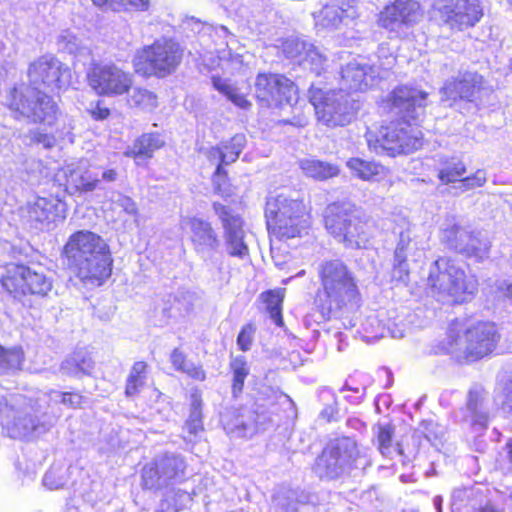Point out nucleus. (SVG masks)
Returning <instances> with one entry per match:
<instances>
[{
	"label": "nucleus",
	"instance_id": "1",
	"mask_svg": "<svg viewBox=\"0 0 512 512\" xmlns=\"http://www.w3.org/2000/svg\"><path fill=\"white\" fill-rule=\"evenodd\" d=\"M388 102L391 109L400 114L402 119L381 127L375 137L368 133L370 149L388 156L407 154L419 149L423 144V134L416 124L409 121H417L424 115L427 93L417 88L399 86L390 93Z\"/></svg>",
	"mask_w": 512,
	"mask_h": 512
},
{
	"label": "nucleus",
	"instance_id": "2",
	"mask_svg": "<svg viewBox=\"0 0 512 512\" xmlns=\"http://www.w3.org/2000/svg\"><path fill=\"white\" fill-rule=\"evenodd\" d=\"M63 255L69 268L86 284L101 286L111 276L113 259L109 245L92 231L71 234Z\"/></svg>",
	"mask_w": 512,
	"mask_h": 512
},
{
	"label": "nucleus",
	"instance_id": "3",
	"mask_svg": "<svg viewBox=\"0 0 512 512\" xmlns=\"http://www.w3.org/2000/svg\"><path fill=\"white\" fill-rule=\"evenodd\" d=\"M499 340L500 334L492 322L480 321L466 326L463 321L455 319L449 324L438 349L458 361L474 362L490 355Z\"/></svg>",
	"mask_w": 512,
	"mask_h": 512
},
{
	"label": "nucleus",
	"instance_id": "4",
	"mask_svg": "<svg viewBox=\"0 0 512 512\" xmlns=\"http://www.w3.org/2000/svg\"><path fill=\"white\" fill-rule=\"evenodd\" d=\"M427 285L432 297L447 304L471 300L478 290V280L466 273L463 265L452 257L442 256L429 268Z\"/></svg>",
	"mask_w": 512,
	"mask_h": 512
},
{
	"label": "nucleus",
	"instance_id": "5",
	"mask_svg": "<svg viewBox=\"0 0 512 512\" xmlns=\"http://www.w3.org/2000/svg\"><path fill=\"white\" fill-rule=\"evenodd\" d=\"M317 273L321 285L318 303L323 316H335L357 301L359 290L355 276L343 261H323L319 264Z\"/></svg>",
	"mask_w": 512,
	"mask_h": 512
},
{
	"label": "nucleus",
	"instance_id": "6",
	"mask_svg": "<svg viewBox=\"0 0 512 512\" xmlns=\"http://www.w3.org/2000/svg\"><path fill=\"white\" fill-rule=\"evenodd\" d=\"M328 233L346 248H367L375 235L374 221L349 202H334L325 209Z\"/></svg>",
	"mask_w": 512,
	"mask_h": 512
},
{
	"label": "nucleus",
	"instance_id": "7",
	"mask_svg": "<svg viewBox=\"0 0 512 512\" xmlns=\"http://www.w3.org/2000/svg\"><path fill=\"white\" fill-rule=\"evenodd\" d=\"M370 464L356 441L350 437L331 440L317 458L315 471L320 478L336 479L353 469H364Z\"/></svg>",
	"mask_w": 512,
	"mask_h": 512
},
{
	"label": "nucleus",
	"instance_id": "8",
	"mask_svg": "<svg viewBox=\"0 0 512 512\" xmlns=\"http://www.w3.org/2000/svg\"><path fill=\"white\" fill-rule=\"evenodd\" d=\"M35 408L26 397L12 396L0 400V422L11 438L33 439L46 432L52 424L40 422L34 415L40 412L41 405Z\"/></svg>",
	"mask_w": 512,
	"mask_h": 512
},
{
	"label": "nucleus",
	"instance_id": "9",
	"mask_svg": "<svg viewBox=\"0 0 512 512\" xmlns=\"http://www.w3.org/2000/svg\"><path fill=\"white\" fill-rule=\"evenodd\" d=\"M183 49L171 38H159L137 50L132 64L137 74L164 78L173 73L182 61Z\"/></svg>",
	"mask_w": 512,
	"mask_h": 512
},
{
	"label": "nucleus",
	"instance_id": "10",
	"mask_svg": "<svg viewBox=\"0 0 512 512\" xmlns=\"http://www.w3.org/2000/svg\"><path fill=\"white\" fill-rule=\"evenodd\" d=\"M265 217L268 230L279 240L301 236L309 226L302 202L282 194L268 198Z\"/></svg>",
	"mask_w": 512,
	"mask_h": 512
},
{
	"label": "nucleus",
	"instance_id": "11",
	"mask_svg": "<svg viewBox=\"0 0 512 512\" xmlns=\"http://www.w3.org/2000/svg\"><path fill=\"white\" fill-rule=\"evenodd\" d=\"M308 93L318 121L327 127L348 125L358 109L357 101L342 89L326 91L312 84Z\"/></svg>",
	"mask_w": 512,
	"mask_h": 512
},
{
	"label": "nucleus",
	"instance_id": "12",
	"mask_svg": "<svg viewBox=\"0 0 512 512\" xmlns=\"http://www.w3.org/2000/svg\"><path fill=\"white\" fill-rule=\"evenodd\" d=\"M5 104L15 118L22 117L47 126L57 119L58 107L54 100L36 88L14 87L7 93Z\"/></svg>",
	"mask_w": 512,
	"mask_h": 512
},
{
	"label": "nucleus",
	"instance_id": "13",
	"mask_svg": "<svg viewBox=\"0 0 512 512\" xmlns=\"http://www.w3.org/2000/svg\"><path fill=\"white\" fill-rule=\"evenodd\" d=\"M0 283L15 299L27 295L46 297L53 288V279L42 269L15 263L0 268Z\"/></svg>",
	"mask_w": 512,
	"mask_h": 512
},
{
	"label": "nucleus",
	"instance_id": "14",
	"mask_svg": "<svg viewBox=\"0 0 512 512\" xmlns=\"http://www.w3.org/2000/svg\"><path fill=\"white\" fill-rule=\"evenodd\" d=\"M187 464L177 453L157 456L142 469L143 486L147 489H161L182 482L186 477Z\"/></svg>",
	"mask_w": 512,
	"mask_h": 512
},
{
	"label": "nucleus",
	"instance_id": "15",
	"mask_svg": "<svg viewBox=\"0 0 512 512\" xmlns=\"http://www.w3.org/2000/svg\"><path fill=\"white\" fill-rule=\"evenodd\" d=\"M86 77L89 87L99 96H121L133 85V75L112 63L93 64Z\"/></svg>",
	"mask_w": 512,
	"mask_h": 512
},
{
	"label": "nucleus",
	"instance_id": "16",
	"mask_svg": "<svg viewBox=\"0 0 512 512\" xmlns=\"http://www.w3.org/2000/svg\"><path fill=\"white\" fill-rule=\"evenodd\" d=\"M255 95L266 107H281L297 102V87L281 74L259 73L255 81Z\"/></svg>",
	"mask_w": 512,
	"mask_h": 512
},
{
	"label": "nucleus",
	"instance_id": "17",
	"mask_svg": "<svg viewBox=\"0 0 512 512\" xmlns=\"http://www.w3.org/2000/svg\"><path fill=\"white\" fill-rule=\"evenodd\" d=\"M31 85L39 90L40 86L61 89L70 84L71 72L68 66L52 55H44L34 61L28 70Z\"/></svg>",
	"mask_w": 512,
	"mask_h": 512
},
{
	"label": "nucleus",
	"instance_id": "18",
	"mask_svg": "<svg viewBox=\"0 0 512 512\" xmlns=\"http://www.w3.org/2000/svg\"><path fill=\"white\" fill-rule=\"evenodd\" d=\"M441 100L449 106L467 102L477 106L483 92V77L475 72L459 73L447 80L441 88Z\"/></svg>",
	"mask_w": 512,
	"mask_h": 512
},
{
	"label": "nucleus",
	"instance_id": "19",
	"mask_svg": "<svg viewBox=\"0 0 512 512\" xmlns=\"http://www.w3.org/2000/svg\"><path fill=\"white\" fill-rule=\"evenodd\" d=\"M388 68L370 65L365 58L354 59L341 70L342 91H365L375 86L379 79L386 77Z\"/></svg>",
	"mask_w": 512,
	"mask_h": 512
},
{
	"label": "nucleus",
	"instance_id": "20",
	"mask_svg": "<svg viewBox=\"0 0 512 512\" xmlns=\"http://www.w3.org/2000/svg\"><path fill=\"white\" fill-rule=\"evenodd\" d=\"M394 233L399 236L394 251V273L399 274V280L406 281L409 274L407 260L410 257L416 260L424 248L418 240L414 226L405 218L399 220Z\"/></svg>",
	"mask_w": 512,
	"mask_h": 512
},
{
	"label": "nucleus",
	"instance_id": "21",
	"mask_svg": "<svg viewBox=\"0 0 512 512\" xmlns=\"http://www.w3.org/2000/svg\"><path fill=\"white\" fill-rule=\"evenodd\" d=\"M422 16L420 5L414 0H396L387 5L378 16L380 27L394 33L416 24Z\"/></svg>",
	"mask_w": 512,
	"mask_h": 512
},
{
	"label": "nucleus",
	"instance_id": "22",
	"mask_svg": "<svg viewBox=\"0 0 512 512\" xmlns=\"http://www.w3.org/2000/svg\"><path fill=\"white\" fill-rule=\"evenodd\" d=\"M438 10L451 28L459 30L473 27L483 16L479 0H441Z\"/></svg>",
	"mask_w": 512,
	"mask_h": 512
},
{
	"label": "nucleus",
	"instance_id": "23",
	"mask_svg": "<svg viewBox=\"0 0 512 512\" xmlns=\"http://www.w3.org/2000/svg\"><path fill=\"white\" fill-rule=\"evenodd\" d=\"M213 209L222 223L224 239L229 255L238 258L248 256L249 249L244 241L245 231L241 217L234 213L229 207L220 203H214Z\"/></svg>",
	"mask_w": 512,
	"mask_h": 512
},
{
	"label": "nucleus",
	"instance_id": "24",
	"mask_svg": "<svg viewBox=\"0 0 512 512\" xmlns=\"http://www.w3.org/2000/svg\"><path fill=\"white\" fill-rule=\"evenodd\" d=\"M22 217L36 229L49 228L66 217V205L54 197H38L22 209Z\"/></svg>",
	"mask_w": 512,
	"mask_h": 512
},
{
	"label": "nucleus",
	"instance_id": "25",
	"mask_svg": "<svg viewBox=\"0 0 512 512\" xmlns=\"http://www.w3.org/2000/svg\"><path fill=\"white\" fill-rule=\"evenodd\" d=\"M180 227L189 234L193 249L201 257L211 255L220 246V240L212 225L198 217H182Z\"/></svg>",
	"mask_w": 512,
	"mask_h": 512
},
{
	"label": "nucleus",
	"instance_id": "26",
	"mask_svg": "<svg viewBox=\"0 0 512 512\" xmlns=\"http://www.w3.org/2000/svg\"><path fill=\"white\" fill-rule=\"evenodd\" d=\"M233 152H227L221 145L211 147L207 151V159L216 165V170L213 176V184L217 191H222V184L225 182L227 173L223 169V165H229L235 162L243 148L246 145V136L244 134H236L232 137Z\"/></svg>",
	"mask_w": 512,
	"mask_h": 512
},
{
	"label": "nucleus",
	"instance_id": "27",
	"mask_svg": "<svg viewBox=\"0 0 512 512\" xmlns=\"http://www.w3.org/2000/svg\"><path fill=\"white\" fill-rule=\"evenodd\" d=\"M358 15L354 0L326 4L314 15L316 26L323 29H336L340 24H347Z\"/></svg>",
	"mask_w": 512,
	"mask_h": 512
},
{
	"label": "nucleus",
	"instance_id": "28",
	"mask_svg": "<svg viewBox=\"0 0 512 512\" xmlns=\"http://www.w3.org/2000/svg\"><path fill=\"white\" fill-rule=\"evenodd\" d=\"M64 175L67 188L74 192L93 191L99 182L98 174L89 170L85 161L68 164Z\"/></svg>",
	"mask_w": 512,
	"mask_h": 512
},
{
	"label": "nucleus",
	"instance_id": "29",
	"mask_svg": "<svg viewBox=\"0 0 512 512\" xmlns=\"http://www.w3.org/2000/svg\"><path fill=\"white\" fill-rule=\"evenodd\" d=\"M489 397L482 387H473L468 393V418L475 430H483L489 421Z\"/></svg>",
	"mask_w": 512,
	"mask_h": 512
},
{
	"label": "nucleus",
	"instance_id": "30",
	"mask_svg": "<svg viewBox=\"0 0 512 512\" xmlns=\"http://www.w3.org/2000/svg\"><path fill=\"white\" fill-rule=\"evenodd\" d=\"M472 233L467 227L458 224L454 218H450L445 220L440 229V241L448 249L461 254Z\"/></svg>",
	"mask_w": 512,
	"mask_h": 512
},
{
	"label": "nucleus",
	"instance_id": "31",
	"mask_svg": "<svg viewBox=\"0 0 512 512\" xmlns=\"http://www.w3.org/2000/svg\"><path fill=\"white\" fill-rule=\"evenodd\" d=\"M224 428L235 437H248L258 432L260 425L254 419V413L245 409L234 412L231 419H224Z\"/></svg>",
	"mask_w": 512,
	"mask_h": 512
},
{
	"label": "nucleus",
	"instance_id": "32",
	"mask_svg": "<svg viewBox=\"0 0 512 512\" xmlns=\"http://www.w3.org/2000/svg\"><path fill=\"white\" fill-rule=\"evenodd\" d=\"M299 167L306 177L316 181H325L338 176L340 173L337 165L316 158L299 160Z\"/></svg>",
	"mask_w": 512,
	"mask_h": 512
},
{
	"label": "nucleus",
	"instance_id": "33",
	"mask_svg": "<svg viewBox=\"0 0 512 512\" xmlns=\"http://www.w3.org/2000/svg\"><path fill=\"white\" fill-rule=\"evenodd\" d=\"M94 368V361L86 350H78L69 355L61 364L63 374L80 378L90 375Z\"/></svg>",
	"mask_w": 512,
	"mask_h": 512
},
{
	"label": "nucleus",
	"instance_id": "34",
	"mask_svg": "<svg viewBox=\"0 0 512 512\" xmlns=\"http://www.w3.org/2000/svg\"><path fill=\"white\" fill-rule=\"evenodd\" d=\"M346 166L353 176L363 181H380L386 176V169L383 165L358 157L350 158L346 162Z\"/></svg>",
	"mask_w": 512,
	"mask_h": 512
},
{
	"label": "nucleus",
	"instance_id": "35",
	"mask_svg": "<svg viewBox=\"0 0 512 512\" xmlns=\"http://www.w3.org/2000/svg\"><path fill=\"white\" fill-rule=\"evenodd\" d=\"M165 144L163 137L159 133H147L140 136L133 146L125 152L128 157L151 158L154 151L160 149Z\"/></svg>",
	"mask_w": 512,
	"mask_h": 512
},
{
	"label": "nucleus",
	"instance_id": "36",
	"mask_svg": "<svg viewBox=\"0 0 512 512\" xmlns=\"http://www.w3.org/2000/svg\"><path fill=\"white\" fill-rule=\"evenodd\" d=\"M438 179L442 184L459 183L466 173L465 163L458 157H441L437 168Z\"/></svg>",
	"mask_w": 512,
	"mask_h": 512
},
{
	"label": "nucleus",
	"instance_id": "37",
	"mask_svg": "<svg viewBox=\"0 0 512 512\" xmlns=\"http://www.w3.org/2000/svg\"><path fill=\"white\" fill-rule=\"evenodd\" d=\"M183 430L184 433H187V435H184V439L189 442H192L193 439L203 431L201 399L200 396L195 393L192 394L191 411Z\"/></svg>",
	"mask_w": 512,
	"mask_h": 512
},
{
	"label": "nucleus",
	"instance_id": "38",
	"mask_svg": "<svg viewBox=\"0 0 512 512\" xmlns=\"http://www.w3.org/2000/svg\"><path fill=\"white\" fill-rule=\"evenodd\" d=\"M417 433H421L428 443L437 451L444 448L446 441V428L433 420H423Z\"/></svg>",
	"mask_w": 512,
	"mask_h": 512
},
{
	"label": "nucleus",
	"instance_id": "39",
	"mask_svg": "<svg viewBox=\"0 0 512 512\" xmlns=\"http://www.w3.org/2000/svg\"><path fill=\"white\" fill-rule=\"evenodd\" d=\"M490 250V240L480 237V234L472 233L461 254L477 262H483L490 257Z\"/></svg>",
	"mask_w": 512,
	"mask_h": 512
},
{
	"label": "nucleus",
	"instance_id": "40",
	"mask_svg": "<svg viewBox=\"0 0 512 512\" xmlns=\"http://www.w3.org/2000/svg\"><path fill=\"white\" fill-rule=\"evenodd\" d=\"M386 325L379 319L376 313H370L361 320L357 332L365 341L381 338L385 335Z\"/></svg>",
	"mask_w": 512,
	"mask_h": 512
},
{
	"label": "nucleus",
	"instance_id": "41",
	"mask_svg": "<svg viewBox=\"0 0 512 512\" xmlns=\"http://www.w3.org/2000/svg\"><path fill=\"white\" fill-rule=\"evenodd\" d=\"M23 361L24 354L20 347L5 348L0 345V375L21 369Z\"/></svg>",
	"mask_w": 512,
	"mask_h": 512
},
{
	"label": "nucleus",
	"instance_id": "42",
	"mask_svg": "<svg viewBox=\"0 0 512 512\" xmlns=\"http://www.w3.org/2000/svg\"><path fill=\"white\" fill-rule=\"evenodd\" d=\"M306 496H299L295 490H281L273 497L277 512H297L300 503L307 502Z\"/></svg>",
	"mask_w": 512,
	"mask_h": 512
},
{
	"label": "nucleus",
	"instance_id": "43",
	"mask_svg": "<svg viewBox=\"0 0 512 512\" xmlns=\"http://www.w3.org/2000/svg\"><path fill=\"white\" fill-rule=\"evenodd\" d=\"M482 496V492L478 487H463L453 490L451 495V505L453 509L460 511L467 506H474L478 502V498Z\"/></svg>",
	"mask_w": 512,
	"mask_h": 512
},
{
	"label": "nucleus",
	"instance_id": "44",
	"mask_svg": "<svg viewBox=\"0 0 512 512\" xmlns=\"http://www.w3.org/2000/svg\"><path fill=\"white\" fill-rule=\"evenodd\" d=\"M212 82L214 88L226 96L227 99L237 107L247 109L251 106V103L246 99V96L226 80L219 77H213Z\"/></svg>",
	"mask_w": 512,
	"mask_h": 512
},
{
	"label": "nucleus",
	"instance_id": "45",
	"mask_svg": "<svg viewBox=\"0 0 512 512\" xmlns=\"http://www.w3.org/2000/svg\"><path fill=\"white\" fill-rule=\"evenodd\" d=\"M147 364L143 361L135 362L126 381L125 393L127 396L136 395L146 381Z\"/></svg>",
	"mask_w": 512,
	"mask_h": 512
},
{
	"label": "nucleus",
	"instance_id": "46",
	"mask_svg": "<svg viewBox=\"0 0 512 512\" xmlns=\"http://www.w3.org/2000/svg\"><path fill=\"white\" fill-rule=\"evenodd\" d=\"M261 298L266 304V309L270 317L278 326H282L281 305L284 298L283 290H270L261 294Z\"/></svg>",
	"mask_w": 512,
	"mask_h": 512
},
{
	"label": "nucleus",
	"instance_id": "47",
	"mask_svg": "<svg viewBox=\"0 0 512 512\" xmlns=\"http://www.w3.org/2000/svg\"><path fill=\"white\" fill-rule=\"evenodd\" d=\"M230 368L233 373V394L236 396L243 390L246 377L249 375V366L244 356L234 357L230 362Z\"/></svg>",
	"mask_w": 512,
	"mask_h": 512
},
{
	"label": "nucleus",
	"instance_id": "48",
	"mask_svg": "<svg viewBox=\"0 0 512 512\" xmlns=\"http://www.w3.org/2000/svg\"><path fill=\"white\" fill-rule=\"evenodd\" d=\"M128 101L130 105L138 107L142 110L151 111L157 107L156 94L141 87H135L132 90Z\"/></svg>",
	"mask_w": 512,
	"mask_h": 512
},
{
	"label": "nucleus",
	"instance_id": "49",
	"mask_svg": "<svg viewBox=\"0 0 512 512\" xmlns=\"http://www.w3.org/2000/svg\"><path fill=\"white\" fill-rule=\"evenodd\" d=\"M68 481V468L64 465H53L44 475L43 484L50 490L63 488Z\"/></svg>",
	"mask_w": 512,
	"mask_h": 512
},
{
	"label": "nucleus",
	"instance_id": "50",
	"mask_svg": "<svg viewBox=\"0 0 512 512\" xmlns=\"http://www.w3.org/2000/svg\"><path fill=\"white\" fill-rule=\"evenodd\" d=\"M310 44L302 38L290 37L282 43V50L287 58L296 59L301 63Z\"/></svg>",
	"mask_w": 512,
	"mask_h": 512
},
{
	"label": "nucleus",
	"instance_id": "51",
	"mask_svg": "<svg viewBox=\"0 0 512 512\" xmlns=\"http://www.w3.org/2000/svg\"><path fill=\"white\" fill-rule=\"evenodd\" d=\"M43 398L47 400L48 406H50V403H62L67 407L77 408L82 403V396L80 394L70 392L62 393L56 390L44 393Z\"/></svg>",
	"mask_w": 512,
	"mask_h": 512
},
{
	"label": "nucleus",
	"instance_id": "52",
	"mask_svg": "<svg viewBox=\"0 0 512 512\" xmlns=\"http://www.w3.org/2000/svg\"><path fill=\"white\" fill-rule=\"evenodd\" d=\"M326 62V57L313 44H310L300 64L319 75L325 69Z\"/></svg>",
	"mask_w": 512,
	"mask_h": 512
},
{
	"label": "nucleus",
	"instance_id": "53",
	"mask_svg": "<svg viewBox=\"0 0 512 512\" xmlns=\"http://www.w3.org/2000/svg\"><path fill=\"white\" fill-rule=\"evenodd\" d=\"M378 445L380 453L385 457H392L393 454H401L399 447L392 444V429L390 426H381L378 431Z\"/></svg>",
	"mask_w": 512,
	"mask_h": 512
},
{
	"label": "nucleus",
	"instance_id": "54",
	"mask_svg": "<svg viewBox=\"0 0 512 512\" xmlns=\"http://www.w3.org/2000/svg\"><path fill=\"white\" fill-rule=\"evenodd\" d=\"M319 397L325 405L324 409L320 413V416L327 421L333 420L338 412L334 392L330 388H323L319 392Z\"/></svg>",
	"mask_w": 512,
	"mask_h": 512
},
{
	"label": "nucleus",
	"instance_id": "55",
	"mask_svg": "<svg viewBox=\"0 0 512 512\" xmlns=\"http://www.w3.org/2000/svg\"><path fill=\"white\" fill-rule=\"evenodd\" d=\"M487 181L486 172L484 170H477L473 175L464 177L462 176L458 183V189L465 192L471 189L482 187Z\"/></svg>",
	"mask_w": 512,
	"mask_h": 512
},
{
	"label": "nucleus",
	"instance_id": "56",
	"mask_svg": "<svg viewBox=\"0 0 512 512\" xmlns=\"http://www.w3.org/2000/svg\"><path fill=\"white\" fill-rule=\"evenodd\" d=\"M111 202L114 205L115 208L122 209L125 213L129 215H136L137 214V205L133 201L132 198L123 195L120 192H113L111 195Z\"/></svg>",
	"mask_w": 512,
	"mask_h": 512
},
{
	"label": "nucleus",
	"instance_id": "57",
	"mask_svg": "<svg viewBox=\"0 0 512 512\" xmlns=\"http://www.w3.org/2000/svg\"><path fill=\"white\" fill-rule=\"evenodd\" d=\"M119 11L146 12L151 6L150 0H120Z\"/></svg>",
	"mask_w": 512,
	"mask_h": 512
},
{
	"label": "nucleus",
	"instance_id": "58",
	"mask_svg": "<svg viewBox=\"0 0 512 512\" xmlns=\"http://www.w3.org/2000/svg\"><path fill=\"white\" fill-rule=\"evenodd\" d=\"M254 333L255 327L252 324H247L242 327L237 337V345L242 351H248L250 349Z\"/></svg>",
	"mask_w": 512,
	"mask_h": 512
},
{
	"label": "nucleus",
	"instance_id": "59",
	"mask_svg": "<svg viewBox=\"0 0 512 512\" xmlns=\"http://www.w3.org/2000/svg\"><path fill=\"white\" fill-rule=\"evenodd\" d=\"M184 363L185 364L179 370L180 372L187 374L195 380L203 381L205 379V372L200 366L188 361L187 359Z\"/></svg>",
	"mask_w": 512,
	"mask_h": 512
},
{
	"label": "nucleus",
	"instance_id": "60",
	"mask_svg": "<svg viewBox=\"0 0 512 512\" xmlns=\"http://www.w3.org/2000/svg\"><path fill=\"white\" fill-rule=\"evenodd\" d=\"M88 112L91 117L97 121L105 120L110 115V110L103 106L102 101H97L95 104H91Z\"/></svg>",
	"mask_w": 512,
	"mask_h": 512
},
{
	"label": "nucleus",
	"instance_id": "61",
	"mask_svg": "<svg viewBox=\"0 0 512 512\" xmlns=\"http://www.w3.org/2000/svg\"><path fill=\"white\" fill-rule=\"evenodd\" d=\"M31 141L42 145L44 148H51L55 145V138L49 134H43L39 131L31 132Z\"/></svg>",
	"mask_w": 512,
	"mask_h": 512
},
{
	"label": "nucleus",
	"instance_id": "62",
	"mask_svg": "<svg viewBox=\"0 0 512 512\" xmlns=\"http://www.w3.org/2000/svg\"><path fill=\"white\" fill-rule=\"evenodd\" d=\"M504 399L502 401V408L507 413L512 414V376L506 383L503 389Z\"/></svg>",
	"mask_w": 512,
	"mask_h": 512
},
{
	"label": "nucleus",
	"instance_id": "63",
	"mask_svg": "<svg viewBox=\"0 0 512 512\" xmlns=\"http://www.w3.org/2000/svg\"><path fill=\"white\" fill-rule=\"evenodd\" d=\"M170 361L173 365V367L179 371L181 367L185 364L186 356L183 352H181L179 349H174L170 356Z\"/></svg>",
	"mask_w": 512,
	"mask_h": 512
},
{
	"label": "nucleus",
	"instance_id": "64",
	"mask_svg": "<svg viewBox=\"0 0 512 512\" xmlns=\"http://www.w3.org/2000/svg\"><path fill=\"white\" fill-rule=\"evenodd\" d=\"M497 291L504 297L512 300V282L501 281L497 285Z\"/></svg>",
	"mask_w": 512,
	"mask_h": 512
}]
</instances>
